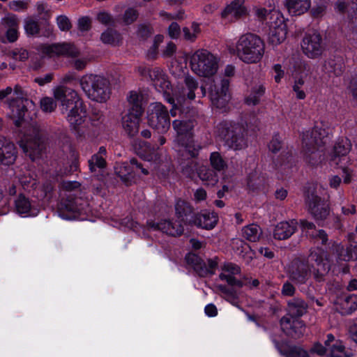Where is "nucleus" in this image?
Listing matches in <instances>:
<instances>
[{
	"instance_id": "1",
	"label": "nucleus",
	"mask_w": 357,
	"mask_h": 357,
	"mask_svg": "<svg viewBox=\"0 0 357 357\" xmlns=\"http://www.w3.org/2000/svg\"><path fill=\"white\" fill-rule=\"evenodd\" d=\"M54 99L60 102L61 113L67 114V121L72 129L79 131V126L84 122L86 111L78 93L65 85L53 89Z\"/></svg>"
},
{
	"instance_id": "2",
	"label": "nucleus",
	"mask_w": 357,
	"mask_h": 357,
	"mask_svg": "<svg viewBox=\"0 0 357 357\" xmlns=\"http://www.w3.org/2000/svg\"><path fill=\"white\" fill-rule=\"evenodd\" d=\"M329 134V128L326 123L317 122L311 132H307L303 137V146L305 149V159L312 165L321 161V153L318 147L326 143Z\"/></svg>"
},
{
	"instance_id": "3",
	"label": "nucleus",
	"mask_w": 357,
	"mask_h": 357,
	"mask_svg": "<svg viewBox=\"0 0 357 357\" xmlns=\"http://www.w3.org/2000/svg\"><path fill=\"white\" fill-rule=\"evenodd\" d=\"M47 132L37 123L30 124L19 142V146L32 160L39 158L45 149Z\"/></svg>"
},
{
	"instance_id": "4",
	"label": "nucleus",
	"mask_w": 357,
	"mask_h": 357,
	"mask_svg": "<svg viewBox=\"0 0 357 357\" xmlns=\"http://www.w3.org/2000/svg\"><path fill=\"white\" fill-rule=\"evenodd\" d=\"M238 57L247 63L261 61L265 51V45L261 38L253 33L242 35L236 45Z\"/></svg>"
},
{
	"instance_id": "5",
	"label": "nucleus",
	"mask_w": 357,
	"mask_h": 357,
	"mask_svg": "<svg viewBox=\"0 0 357 357\" xmlns=\"http://www.w3.org/2000/svg\"><path fill=\"white\" fill-rule=\"evenodd\" d=\"M79 83L86 96L91 100L105 102L109 98L110 83L105 77L86 74L79 78Z\"/></svg>"
},
{
	"instance_id": "6",
	"label": "nucleus",
	"mask_w": 357,
	"mask_h": 357,
	"mask_svg": "<svg viewBox=\"0 0 357 357\" xmlns=\"http://www.w3.org/2000/svg\"><path fill=\"white\" fill-rule=\"evenodd\" d=\"M217 132L229 149L242 150L248 145L247 130L243 124L222 121L218 125Z\"/></svg>"
},
{
	"instance_id": "7",
	"label": "nucleus",
	"mask_w": 357,
	"mask_h": 357,
	"mask_svg": "<svg viewBox=\"0 0 357 357\" xmlns=\"http://www.w3.org/2000/svg\"><path fill=\"white\" fill-rule=\"evenodd\" d=\"M137 71L144 79L151 81L156 91L162 93L169 103H174L171 83L167 75L160 68L139 66L137 68Z\"/></svg>"
},
{
	"instance_id": "8",
	"label": "nucleus",
	"mask_w": 357,
	"mask_h": 357,
	"mask_svg": "<svg viewBox=\"0 0 357 357\" xmlns=\"http://www.w3.org/2000/svg\"><path fill=\"white\" fill-rule=\"evenodd\" d=\"M218 59L206 50H197L190 58L192 70L200 77H208L215 75L218 69Z\"/></svg>"
},
{
	"instance_id": "9",
	"label": "nucleus",
	"mask_w": 357,
	"mask_h": 357,
	"mask_svg": "<svg viewBox=\"0 0 357 357\" xmlns=\"http://www.w3.org/2000/svg\"><path fill=\"white\" fill-rule=\"evenodd\" d=\"M286 274L294 284H305L311 277L312 268L307 260L296 258L287 266Z\"/></svg>"
},
{
	"instance_id": "10",
	"label": "nucleus",
	"mask_w": 357,
	"mask_h": 357,
	"mask_svg": "<svg viewBox=\"0 0 357 357\" xmlns=\"http://www.w3.org/2000/svg\"><path fill=\"white\" fill-rule=\"evenodd\" d=\"M148 123L158 133L167 132L171 125L167 109L160 102L151 104Z\"/></svg>"
},
{
	"instance_id": "11",
	"label": "nucleus",
	"mask_w": 357,
	"mask_h": 357,
	"mask_svg": "<svg viewBox=\"0 0 357 357\" xmlns=\"http://www.w3.org/2000/svg\"><path fill=\"white\" fill-rule=\"evenodd\" d=\"M43 56L48 57L64 56L75 58L79 55V50L74 44L69 43H54L52 45L41 44L37 47Z\"/></svg>"
},
{
	"instance_id": "12",
	"label": "nucleus",
	"mask_w": 357,
	"mask_h": 357,
	"mask_svg": "<svg viewBox=\"0 0 357 357\" xmlns=\"http://www.w3.org/2000/svg\"><path fill=\"white\" fill-rule=\"evenodd\" d=\"M303 54L310 59L320 57L325 50V44L321 35L317 31L306 33L301 42Z\"/></svg>"
},
{
	"instance_id": "13",
	"label": "nucleus",
	"mask_w": 357,
	"mask_h": 357,
	"mask_svg": "<svg viewBox=\"0 0 357 357\" xmlns=\"http://www.w3.org/2000/svg\"><path fill=\"white\" fill-rule=\"evenodd\" d=\"M229 81L222 79L220 83L215 84L210 91V99L216 108L225 111L231 96L229 92Z\"/></svg>"
},
{
	"instance_id": "14",
	"label": "nucleus",
	"mask_w": 357,
	"mask_h": 357,
	"mask_svg": "<svg viewBox=\"0 0 357 357\" xmlns=\"http://www.w3.org/2000/svg\"><path fill=\"white\" fill-rule=\"evenodd\" d=\"M188 264L192 266L195 271L201 277H206L215 273L218 266V258L208 259L206 263L200 257L195 254H188L185 257Z\"/></svg>"
},
{
	"instance_id": "15",
	"label": "nucleus",
	"mask_w": 357,
	"mask_h": 357,
	"mask_svg": "<svg viewBox=\"0 0 357 357\" xmlns=\"http://www.w3.org/2000/svg\"><path fill=\"white\" fill-rule=\"evenodd\" d=\"M14 94L16 96V102L17 103L16 113L17 119L14 123L17 127H20L23 123V118L25 112L29 109H33L35 104L33 100L28 98L27 93L22 87L18 84L14 87Z\"/></svg>"
},
{
	"instance_id": "16",
	"label": "nucleus",
	"mask_w": 357,
	"mask_h": 357,
	"mask_svg": "<svg viewBox=\"0 0 357 357\" xmlns=\"http://www.w3.org/2000/svg\"><path fill=\"white\" fill-rule=\"evenodd\" d=\"M306 203L310 213L317 221L324 220L329 215L328 204L317 195L308 194Z\"/></svg>"
},
{
	"instance_id": "17",
	"label": "nucleus",
	"mask_w": 357,
	"mask_h": 357,
	"mask_svg": "<svg viewBox=\"0 0 357 357\" xmlns=\"http://www.w3.org/2000/svg\"><path fill=\"white\" fill-rule=\"evenodd\" d=\"M280 324L282 331L292 338L298 339L305 333V325L299 319L284 316L281 318Z\"/></svg>"
},
{
	"instance_id": "18",
	"label": "nucleus",
	"mask_w": 357,
	"mask_h": 357,
	"mask_svg": "<svg viewBox=\"0 0 357 357\" xmlns=\"http://www.w3.org/2000/svg\"><path fill=\"white\" fill-rule=\"evenodd\" d=\"M175 213L181 222L192 226L196 213L192 206L183 199H178L175 204Z\"/></svg>"
},
{
	"instance_id": "19",
	"label": "nucleus",
	"mask_w": 357,
	"mask_h": 357,
	"mask_svg": "<svg viewBox=\"0 0 357 357\" xmlns=\"http://www.w3.org/2000/svg\"><path fill=\"white\" fill-rule=\"evenodd\" d=\"M310 257L315 262V265L313 266V271H312L314 280L318 282H324L326 275L331 269L328 259L324 258L322 255L317 252H311Z\"/></svg>"
},
{
	"instance_id": "20",
	"label": "nucleus",
	"mask_w": 357,
	"mask_h": 357,
	"mask_svg": "<svg viewBox=\"0 0 357 357\" xmlns=\"http://www.w3.org/2000/svg\"><path fill=\"white\" fill-rule=\"evenodd\" d=\"M222 273L219 275L221 280H225L230 286L241 287L243 283L236 278V275L241 273V268L231 262L225 263L221 268Z\"/></svg>"
},
{
	"instance_id": "21",
	"label": "nucleus",
	"mask_w": 357,
	"mask_h": 357,
	"mask_svg": "<svg viewBox=\"0 0 357 357\" xmlns=\"http://www.w3.org/2000/svg\"><path fill=\"white\" fill-rule=\"evenodd\" d=\"M147 225L149 229L154 231L160 230L168 235L176 236H181L184 229L181 222H173L169 220H163L158 223L148 222Z\"/></svg>"
},
{
	"instance_id": "22",
	"label": "nucleus",
	"mask_w": 357,
	"mask_h": 357,
	"mask_svg": "<svg viewBox=\"0 0 357 357\" xmlns=\"http://www.w3.org/2000/svg\"><path fill=\"white\" fill-rule=\"evenodd\" d=\"M17 158V151L15 144L3 136L0 135V162L10 165Z\"/></svg>"
},
{
	"instance_id": "23",
	"label": "nucleus",
	"mask_w": 357,
	"mask_h": 357,
	"mask_svg": "<svg viewBox=\"0 0 357 357\" xmlns=\"http://www.w3.org/2000/svg\"><path fill=\"white\" fill-rule=\"evenodd\" d=\"M172 126L176 131L178 142L185 145V139L189 140L192 136V130L194 128V122L192 120H174Z\"/></svg>"
},
{
	"instance_id": "24",
	"label": "nucleus",
	"mask_w": 357,
	"mask_h": 357,
	"mask_svg": "<svg viewBox=\"0 0 357 357\" xmlns=\"http://www.w3.org/2000/svg\"><path fill=\"white\" fill-rule=\"evenodd\" d=\"M2 25L6 29V36L10 43L15 42L19 37L20 20L15 15H8L2 19Z\"/></svg>"
},
{
	"instance_id": "25",
	"label": "nucleus",
	"mask_w": 357,
	"mask_h": 357,
	"mask_svg": "<svg viewBox=\"0 0 357 357\" xmlns=\"http://www.w3.org/2000/svg\"><path fill=\"white\" fill-rule=\"evenodd\" d=\"M298 222L296 220L279 222L275 227L273 236L278 240L289 238L297 229Z\"/></svg>"
},
{
	"instance_id": "26",
	"label": "nucleus",
	"mask_w": 357,
	"mask_h": 357,
	"mask_svg": "<svg viewBox=\"0 0 357 357\" xmlns=\"http://www.w3.org/2000/svg\"><path fill=\"white\" fill-rule=\"evenodd\" d=\"M244 0H234L228 5L221 13L223 18L231 17L235 20L245 17L248 14L247 8L244 6Z\"/></svg>"
},
{
	"instance_id": "27",
	"label": "nucleus",
	"mask_w": 357,
	"mask_h": 357,
	"mask_svg": "<svg viewBox=\"0 0 357 357\" xmlns=\"http://www.w3.org/2000/svg\"><path fill=\"white\" fill-rule=\"evenodd\" d=\"M307 303L301 298H294L287 302V314L292 318L298 319L307 312Z\"/></svg>"
},
{
	"instance_id": "28",
	"label": "nucleus",
	"mask_w": 357,
	"mask_h": 357,
	"mask_svg": "<svg viewBox=\"0 0 357 357\" xmlns=\"http://www.w3.org/2000/svg\"><path fill=\"white\" fill-rule=\"evenodd\" d=\"M275 344L280 354L285 357H310L307 351L301 347L279 343L277 341Z\"/></svg>"
},
{
	"instance_id": "29",
	"label": "nucleus",
	"mask_w": 357,
	"mask_h": 357,
	"mask_svg": "<svg viewBox=\"0 0 357 357\" xmlns=\"http://www.w3.org/2000/svg\"><path fill=\"white\" fill-rule=\"evenodd\" d=\"M217 216L214 213L207 211L197 213L192 225L197 227L211 229L217 224Z\"/></svg>"
},
{
	"instance_id": "30",
	"label": "nucleus",
	"mask_w": 357,
	"mask_h": 357,
	"mask_svg": "<svg viewBox=\"0 0 357 357\" xmlns=\"http://www.w3.org/2000/svg\"><path fill=\"white\" fill-rule=\"evenodd\" d=\"M141 116L127 113L122 117V126L128 136L134 137L138 133Z\"/></svg>"
},
{
	"instance_id": "31",
	"label": "nucleus",
	"mask_w": 357,
	"mask_h": 357,
	"mask_svg": "<svg viewBox=\"0 0 357 357\" xmlns=\"http://www.w3.org/2000/svg\"><path fill=\"white\" fill-rule=\"evenodd\" d=\"M143 96L136 91H130L127 96L128 113H132L137 116H142L144 113Z\"/></svg>"
},
{
	"instance_id": "32",
	"label": "nucleus",
	"mask_w": 357,
	"mask_h": 357,
	"mask_svg": "<svg viewBox=\"0 0 357 357\" xmlns=\"http://www.w3.org/2000/svg\"><path fill=\"white\" fill-rule=\"evenodd\" d=\"M324 70L329 76H340L343 74L345 68L344 60L342 57H335L324 62Z\"/></svg>"
},
{
	"instance_id": "33",
	"label": "nucleus",
	"mask_w": 357,
	"mask_h": 357,
	"mask_svg": "<svg viewBox=\"0 0 357 357\" xmlns=\"http://www.w3.org/2000/svg\"><path fill=\"white\" fill-rule=\"evenodd\" d=\"M311 6L310 0H285V6L293 15H300L307 12Z\"/></svg>"
},
{
	"instance_id": "34",
	"label": "nucleus",
	"mask_w": 357,
	"mask_h": 357,
	"mask_svg": "<svg viewBox=\"0 0 357 357\" xmlns=\"http://www.w3.org/2000/svg\"><path fill=\"white\" fill-rule=\"evenodd\" d=\"M262 235L261 227L255 224H251L242 229V236L247 241L257 242Z\"/></svg>"
},
{
	"instance_id": "35",
	"label": "nucleus",
	"mask_w": 357,
	"mask_h": 357,
	"mask_svg": "<svg viewBox=\"0 0 357 357\" xmlns=\"http://www.w3.org/2000/svg\"><path fill=\"white\" fill-rule=\"evenodd\" d=\"M351 144L350 141L345 138L340 139L334 146V157L333 160L338 164L337 158L340 156H345L351 150Z\"/></svg>"
},
{
	"instance_id": "36",
	"label": "nucleus",
	"mask_w": 357,
	"mask_h": 357,
	"mask_svg": "<svg viewBox=\"0 0 357 357\" xmlns=\"http://www.w3.org/2000/svg\"><path fill=\"white\" fill-rule=\"evenodd\" d=\"M115 172L121 180L126 185H130L134 178L133 170L126 164H121L116 167Z\"/></svg>"
},
{
	"instance_id": "37",
	"label": "nucleus",
	"mask_w": 357,
	"mask_h": 357,
	"mask_svg": "<svg viewBox=\"0 0 357 357\" xmlns=\"http://www.w3.org/2000/svg\"><path fill=\"white\" fill-rule=\"evenodd\" d=\"M15 206L17 213L20 215H28L31 210L29 199L23 195H20L15 199Z\"/></svg>"
},
{
	"instance_id": "38",
	"label": "nucleus",
	"mask_w": 357,
	"mask_h": 357,
	"mask_svg": "<svg viewBox=\"0 0 357 357\" xmlns=\"http://www.w3.org/2000/svg\"><path fill=\"white\" fill-rule=\"evenodd\" d=\"M338 259L344 261L357 260V243L351 244L347 248H342L339 251Z\"/></svg>"
},
{
	"instance_id": "39",
	"label": "nucleus",
	"mask_w": 357,
	"mask_h": 357,
	"mask_svg": "<svg viewBox=\"0 0 357 357\" xmlns=\"http://www.w3.org/2000/svg\"><path fill=\"white\" fill-rule=\"evenodd\" d=\"M287 29L270 28L268 41L273 45H278L283 42L287 36Z\"/></svg>"
},
{
	"instance_id": "40",
	"label": "nucleus",
	"mask_w": 357,
	"mask_h": 357,
	"mask_svg": "<svg viewBox=\"0 0 357 357\" xmlns=\"http://www.w3.org/2000/svg\"><path fill=\"white\" fill-rule=\"evenodd\" d=\"M210 164L213 169L218 172L225 171L227 162L219 152H213L210 155Z\"/></svg>"
},
{
	"instance_id": "41",
	"label": "nucleus",
	"mask_w": 357,
	"mask_h": 357,
	"mask_svg": "<svg viewBox=\"0 0 357 357\" xmlns=\"http://www.w3.org/2000/svg\"><path fill=\"white\" fill-rule=\"evenodd\" d=\"M265 88L262 85H258L252 88L250 94L245 99L248 105H256L259 101L261 97L264 94Z\"/></svg>"
},
{
	"instance_id": "42",
	"label": "nucleus",
	"mask_w": 357,
	"mask_h": 357,
	"mask_svg": "<svg viewBox=\"0 0 357 357\" xmlns=\"http://www.w3.org/2000/svg\"><path fill=\"white\" fill-rule=\"evenodd\" d=\"M198 176L203 181H206L208 185H214L218 181V176L213 170L206 167H202L197 172Z\"/></svg>"
},
{
	"instance_id": "43",
	"label": "nucleus",
	"mask_w": 357,
	"mask_h": 357,
	"mask_svg": "<svg viewBox=\"0 0 357 357\" xmlns=\"http://www.w3.org/2000/svg\"><path fill=\"white\" fill-rule=\"evenodd\" d=\"M24 29L28 36H38L40 33V25L37 20L31 17L24 20Z\"/></svg>"
},
{
	"instance_id": "44",
	"label": "nucleus",
	"mask_w": 357,
	"mask_h": 357,
	"mask_svg": "<svg viewBox=\"0 0 357 357\" xmlns=\"http://www.w3.org/2000/svg\"><path fill=\"white\" fill-rule=\"evenodd\" d=\"M327 357H351L350 354L345 350L341 342L335 341L332 347L328 348Z\"/></svg>"
},
{
	"instance_id": "45",
	"label": "nucleus",
	"mask_w": 357,
	"mask_h": 357,
	"mask_svg": "<svg viewBox=\"0 0 357 357\" xmlns=\"http://www.w3.org/2000/svg\"><path fill=\"white\" fill-rule=\"evenodd\" d=\"M351 8L356 10V14L349 22V33L351 39L357 40V0H351Z\"/></svg>"
},
{
	"instance_id": "46",
	"label": "nucleus",
	"mask_w": 357,
	"mask_h": 357,
	"mask_svg": "<svg viewBox=\"0 0 357 357\" xmlns=\"http://www.w3.org/2000/svg\"><path fill=\"white\" fill-rule=\"evenodd\" d=\"M101 40L105 44L116 45L120 40V35L112 29H107L101 35Z\"/></svg>"
},
{
	"instance_id": "47",
	"label": "nucleus",
	"mask_w": 357,
	"mask_h": 357,
	"mask_svg": "<svg viewBox=\"0 0 357 357\" xmlns=\"http://www.w3.org/2000/svg\"><path fill=\"white\" fill-rule=\"evenodd\" d=\"M56 100L54 98L52 97H43L40 100V107L43 112L52 113L53 112L57 106Z\"/></svg>"
},
{
	"instance_id": "48",
	"label": "nucleus",
	"mask_w": 357,
	"mask_h": 357,
	"mask_svg": "<svg viewBox=\"0 0 357 357\" xmlns=\"http://www.w3.org/2000/svg\"><path fill=\"white\" fill-rule=\"evenodd\" d=\"M270 28L287 29L284 17L282 16V13L280 11L273 10L271 13Z\"/></svg>"
},
{
	"instance_id": "49",
	"label": "nucleus",
	"mask_w": 357,
	"mask_h": 357,
	"mask_svg": "<svg viewBox=\"0 0 357 357\" xmlns=\"http://www.w3.org/2000/svg\"><path fill=\"white\" fill-rule=\"evenodd\" d=\"M107 162L102 155L93 154L89 160V167L91 172H96L97 168L103 169L106 167Z\"/></svg>"
},
{
	"instance_id": "50",
	"label": "nucleus",
	"mask_w": 357,
	"mask_h": 357,
	"mask_svg": "<svg viewBox=\"0 0 357 357\" xmlns=\"http://www.w3.org/2000/svg\"><path fill=\"white\" fill-rule=\"evenodd\" d=\"M198 171V164L194 160L187 161L182 167L183 174L188 178H192Z\"/></svg>"
},
{
	"instance_id": "51",
	"label": "nucleus",
	"mask_w": 357,
	"mask_h": 357,
	"mask_svg": "<svg viewBox=\"0 0 357 357\" xmlns=\"http://www.w3.org/2000/svg\"><path fill=\"white\" fill-rule=\"evenodd\" d=\"M342 305L346 313H352L357 310V297L356 296L346 297L342 301Z\"/></svg>"
},
{
	"instance_id": "52",
	"label": "nucleus",
	"mask_w": 357,
	"mask_h": 357,
	"mask_svg": "<svg viewBox=\"0 0 357 357\" xmlns=\"http://www.w3.org/2000/svg\"><path fill=\"white\" fill-rule=\"evenodd\" d=\"M185 84L188 90L187 96L190 100H193L195 98V90L198 89V83L191 76H186L185 77Z\"/></svg>"
},
{
	"instance_id": "53",
	"label": "nucleus",
	"mask_w": 357,
	"mask_h": 357,
	"mask_svg": "<svg viewBox=\"0 0 357 357\" xmlns=\"http://www.w3.org/2000/svg\"><path fill=\"white\" fill-rule=\"evenodd\" d=\"M19 181L24 189L34 188L36 185V181L31 175L29 172H26L19 176Z\"/></svg>"
},
{
	"instance_id": "54",
	"label": "nucleus",
	"mask_w": 357,
	"mask_h": 357,
	"mask_svg": "<svg viewBox=\"0 0 357 357\" xmlns=\"http://www.w3.org/2000/svg\"><path fill=\"white\" fill-rule=\"evenodd\" d=\"M300 226L302 231L305 233L307 236L311 238L315 237V233L317 230H316V226L313 222L306 220H301Z\"/></svg>"
},
{
	"instance_id": "55",
	"label": "nucleus",
	"mask_w": 357,
	"mask_h": 357,
	"mask_svg": "<svg viewBox=\"0 0 357 357\" xmlns=\"http://www.w3.org/2000/svg\"><path fill=\"white\" fill-rule=\"evenodd\" d=\"M304 85L305 81L301 77L296 79L293 85V91L296 93V98L299 100H303L306 97Z\"/></svg>"
},
{
	"instance_id": "56",
	"label": "nucleus",
	"mask_w": 357,
	"mask_h": 357,
	"mask_svg": "<svg viewBox=\"0 0 357 357\" xmlns=\"http://www.w3.org/2000/svg\"><path fill=\"white\" fill-rule=\"evenodd\" d=\"M138 17V12L132 8H129L123 13V22L128 25L132 24L137 20Z\"/></svg>"
},
{
	"instance_id": "57",
	"label": "nucleus",
	"mask_w": 357,
	"mask_h": 357,
	"mask_svg": "<svg viewBox=\"0 0 357 357\" xmlns=\"http://www.w3.org/2000/svg\"><path fill=\"white\" fill-rule=\"evenodd\" d=\"M296 287L293 282L290 280L284 282L282 289L281 294L283 296H293L296 293Z\"/></svg>"
},
{
	"instance_id": "58",
	"label": "nucleus",
	"mask_w": 357,
	"mask_h": 357,
	"mask_svg": "<svg viewBox=\"0 0 357 357\" xmlns=\"http://www.w3.org/2000/svg\"><path fill=\"white\" fill-rule=\"evenodd\" d=\"M56 22L59 28L63 31H68L72 27L70 20L65 15L59 16L56 19Z\"/></svg>"
},
{
	"instance_id": "59",
	"label": "nucleus",
	"mask_w": 357,
	"mask_h": 357,
	"mask_svg": "<svg viewBox=\"0 0 357 357\" xmlns=\"http://www.w3.org/2000/svg\"><path fill=\"white\" fill-rule=\"evenodd\" d=\"M78 29L82 31H86L91 29V20L89 17H82L78 20Z\"/></svg>"
},
{
	"instance_id": "60",
	"label": "nucleus",
	"mask_w": 357,
	"mask_h": 357,
	"mask_svg": "<svg viewBox=\"0 0 357 357\" xmlns=\"http://www.w3.org/2000/svg\"><path fill=\"white\" fill-rule=\"evenodd\" d=\"M13 59L19 61H26L29 58V52L24 49H15L12 52Z\"/></svg>"
},
{
	"instance_id": "61",
	"label": "nucleus",
	"mask_w": 357,
	"mask_h": 357,
	"mask_svg": "<svg viewBox=\"0 0 357 357\" xmlns=\"http://www.w3.org/2000/svg\"><path fill=\"white\" fill-rule=\"evenodd\" d=\"M79 79L75 72H68L61 77L60 82L61 84V85H65L67 84H73Z\"/></svg>"
},
{
	"instance_id": "62",
	"label": "nucleus",
	"mask_w": 357,
	"mask_h": 357,
	"mask_svg": "<svg viewBox=\"0 0 357 357\" xmlns=\"http://www.w3.org/2000/svg\"><path fill=\"white\" fill-rule=\"evenodd\" d=\"M152 34V28L149 26L141 24L139 26L137 35L142 39L150 37Z\"/></svg>"
},
{
	"instance_id": "63",
	"label": "nucleus",
	"mask_w": 357,
	"mask_h": 357,
	"mask_svg": "<svg viewBox=\"0 0 357 357\" xmlns=\"http://www.w3.org/2000/svg\"><path fill=\"white\" fill-rule=\"evenodd\" d=\"M28 3L24 1H12L9 3V7L14 11L24 10L27 8Z\"/></svg>"
},
{
	"instance_id": "64",
	"label": "nucleus",
	"mask_w": 357,
	"mask_h": 357,
	"mask_svg": "<svg viewBox=\"0 0 357 357\" xmlns=\"http://www.w3.org/2000/svg\"><path fill=\"white\" fill-rule=\"evenodd\" d=\"M97 20L101 24L107 25L109 24L112 22V17L111 15L107 12L102 11L100 12L97 15Z\"/></svg>"
}]
</instances>
